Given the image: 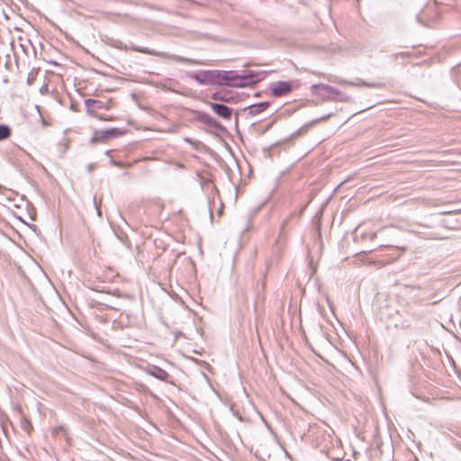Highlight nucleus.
Returning <instances> with one entry per match:
<instances>
[{
  "label": "nucleus",
  "instance_id": "f257e3e1",
  "mask_svg": "<svg viewBox=\"0 0 461 461\" xmlns=\"http://www.w3.org/2000/svg\"><path fill=\"white\" fill-rule=\"evenodd\" d=\"M214 73H217L226 85L232 87H244L253 85L263 80L265 77V73L263 71H249L242 75H238L234 71H207L204 73V76H212Z\"/></svg>",
  "mask_w": 461,
  "mask_h": 461
},
{
  "label": "nucleus",
  "instance_id": "f03ea898",
  "mask_svg": "<svg viewBox=\"0 0 461 461\" xmlns=\"http://www.w3.org/2000/svg\"><path fill=\"white\" fill-rule=\"evenodd\" d=\"M312 89H320L323 93L324 96L334 102H344L349 103L352 101L351 96L347 95L339 89L325 84H315L312 86Z\"/></svg>",
  "mask_w": 461,
  "mask_h": 461
},
{
  "label": "nucleus",
  "instance_id": "7ed1b4c3",
  "mask_svg": "<svg viewBox=\"0 0 461 461\" xmlns=\"http://www.w3.org/2000/svg\"><path fill=\"white\" fill-rule=\"evenodd\" d=\"M333 82L338 83L342 86H348L353 87H371V88H380L383 87L384 85L380 82H366L363 79L357 78L354 81H348L345 79H335Z\"/></svg>",
  "mask_w": 461,
  "mask_h": 461
},
{
  "label": "nucleus",
  "instance_id": "20e7f679",
  "mask_svg": "<svg viewBox=\"0 0 461 461\" xmlns=\"http://www.w3.org/2000/svg\"><path fill=\"white\" fill-rule=\"evenodd\" d=\"M131 50H132L134 51L140 52V53L149 54V55L162 57V58H167V59L177 61V62H187L188 61L187 59H185L183 57L176 56V55H168L167 53H165V52H158V51L153 50H149L148 48H141V47L132 46L131 48Z\"/></svg>",
  "mask_w": 461,
  "mask_h": 461
},
{
  "label": "nucleus",
  "instance_id": "39448f33",
  "mask_svg": "<svg viewBox=\"0 0 461 461\" xmlns=\"http://www.w3.org/2000/svg\"><path fill=\"white\" fill-rule=\"evenodd\" d=\"M293 89L291 82L286 81H276L271 84L270 90L273 95L280 97L289 94Z\"/></svg>",
  "mask_w": 461,
  "mask_h": 461
},
{
  "label": "nucleus",
  "instance_id": "423d86ee",
  "mask_svg": "<svg viewBox=\"0 0 461 461\" xmlns=\"http://www.w3.org/2000/svg\"><path fill=\"white\" fill-rule=\"evenodd\" d=\"M210 106L214 113L223 119H230L232 113V109L230 107L216 103H210Z\"/></svg>",
  "mask_w": 461,
  "mask_h": 461
},
{
  "label": "nucleus",
  "instance_id": "0eeeda50",
  "mask_svg": "<svg viewBox=\"0 0 461 461\" xmlns=\"http://www.w3.org/2000/svg\"><path fill=\"white\" fill-rule=\"evenodd\" d=\"M87 113L101 119L104 120V118L96 113V110L101 109L103 107V104L99 100H94V99H87L85 102Z\"/></svg>",
  "mask_w": 461,
  "mask_h": 461
},
{
  "label": "nucleus",
  "instance_id": "6e6552de",
  "mask_svg": "<svg viewBox=\"0 0 461 461\" xmlns=\"http://www.w3.org/2000/svg\"><path fill=\"white\" fill-rule=\"evenodd\" d=\"M148 373L150 375H152L161 381H167L169 376V375L164 369H162L157 366H150L148 369Z\"/></svg>",
  "mask_w": 461,
  "mask_h": 461
},
{
  "label": "nucleus",
  "instance_id": "1a4fd4ad",
  "mask_svg": "<svg viewBox=\"0 0 461 461\" xmlns=\"http://www.w3.org/2000/svg\"><path fill=\"white\" fill-rule=\"evenodd\" d=\"M269 104L267 102H262L258 104H252L249 106V114L258 115L263 111H265L268 107Z\"/></svg>",
  "mask_w": 461,
  "mask_h": 461
},
{
  "label": "nucleus",
  "instance_id": "9d476101",
  "mask_svg": "<svg viewBox=\"0 0 461 461\" xmlns=\"http://www.w3.org/2000/svg\"><path fill=\"white\" fill-rule=\"evenodd\" d=\"M199 120L208 126L213 127L216 125L214 118H212L211 115L205 113H202L199 114Z\"/></svg>",
  "mask_w": 461,
  "mask_h": 461
},
{
  "label": "nucleus",
  "instance_id": "9b49d317",
  "mask_svg": "<svg viewBox=\"0 0 461 461\" xmlns=\"http://www.w3.org/2000/svg\"><path fill=\"white\" fill-rule=\"evenodd\" d=\"M11 135V130L6 125H0V140H6Z\"/></svg>",
  "mask_w": 461,
  "mask_h": 461
},
{
  "label": "nucleus",
  "instance_id": "f8f14e48",
  "mask_svg": "<svg viewBox=\"0 0 461 461\" xmlns=\"http://www.w3.org/2000/svg\"><path fill=\"white\" fill-rule=\"evenodd\" d=\"M212 98L215 101H222V102H229L230 97L227 96V95L222 93H214L212 96Z\"/></svg>",
  "mask_w": 461,
  "mask_h": 461
},
{
  "label": "nucleus",
  "instance_id": "ddd939ff",
  "mask_svg": "<svg viewBox=\"0 0 461 461\" xmlns=\"http://www.w3.org/2000/svg\"><path fill=\"white\" fill-rule=\"evenodd\" d=\"M117 130L116 129H110L103 132V138H110L115 136Z\"/></svg>",
  "mask_w": 461,
  "mask_h": 461
},
{
  "label": "nucleus",
  "instance_id": "4468645a",
  "mask_svg": "<svg viewBox=\"0 0 461 461\" xmlns=\"http://www.w3.org/2000/svg\"><path fill=\"white\" fill-rule=\"evenodd\" d=\"M196 79H197V81H199V82H200V83H202V84L205 83V81H206V79H205V78H204V79H202V78H200L199 77H196Z\"/></svg>",
  "mask_w": 461,
  "mask_h": 461
},
{
  "label": "nucleus",
  "instance_id": "2eb2a0df",
  "mask_svg": "<svg viewBox=\"0 0 461 461\" xmlns=\"http://www.w3.org/2000/svg\"><path fill=\"white\" fill-rule=\"evenodd\" d=\"M121 45H122V42H118V43L115 45V47H116V48L122 49V47Z\"/></svg>",
  "mask_w": 461,
  "mask_h": 461
}]
</instances>
